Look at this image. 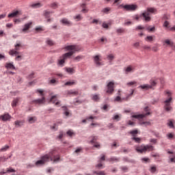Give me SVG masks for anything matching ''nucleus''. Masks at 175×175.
Returning <instances> with one entry per match:
<instances>
[{"label":"nucleus","instance_id":"obj_1","mask_svg":"<svg viewBox=\"0 0 175 175\" xmlns=\"http://www.w3.org/2000/svg\"><path fill=\"white\" fill-rule=\"evenodd\" d=\"M64 49L68 52L63 54L57 60L58 66H64L65 64V60L68 59V58H70V57H72V55H73V54L77 51H80L81 48L79 45H68L65 46Z\"/></svg>","mask_w":175,"mask_h":175},{"label":"nucleus","instance_id":"obj_2","mask_svg":"<svg viewBox=\"0 0 175 175\" xmlns=\"http://www.w3.org/2000/svg\"><path fill=\"white\" fill-rule=\"evenodd\" d=\"M57 152V148H55L52 149L50 152L47 154H45L41 157L40 160H38L36 162V166H42L46 163V162H49V161H53V162H59L61 159L59 155L54 156V154Z\"/></svg>","mask_w":175,"mask_h":175},{"label":"nucleus","instance_id":"obj_3","mask_svg":"<svg viewBox=\"0 0 175 175\" xmlns=\"http://www.w3.org/2000/svg\"><path fill=\"white\" fill-rule=\"evenodd\" d=\"M164 95L167 98V99L163 102L164 109L166 111H170V110H172L170 105L173 100V93L170 90H165L164 92Z\"/></svg>","mask_w":175,"mask_h":175},{"label":"nucleus","instance_id":"obj_4","mask_svg":"<svg viewBox=\"0 0 175 175\" xmlns=\"http://www.w3.org/2000/svg\"><path fill=\"white\" fill-rule=\"evenodd\" d=\"M157 10L156 8H147L146 11H145L144 13H142V16L144 17L145 21H151V16H150V14H155L157 13Z\"/></svg>","mask_w":175,"mask_h":175},{"label":"nucleus","instance_id":"obj_5","mask_svg":"<svg viewBox=\"0 0 175 175\" xmlns=\"http://www.w3.org/2000/svg\"><path fill=\"white\" fill-rule=\"evenodd\" d=\"M135 150L137 152H139V154H143V152H146V151H153L154 150V146L151 145H142L140 146L135 147Z\"/></svg>","mask_w":175,"mask_h":175},{"label":"nucleus","instance_id":"obj_6","mask_svg":"<svg viewBox=\"0 0 175 175\" xmlns=\"http://www.w3.org/2000/svg\"><path fill=\"white\" fill-rule=\"evenodd\" d=\"M37 94H40L42 98H38L37 100H34L33 102L36 103V105H43L46 102V98H44V90L42 89H38L36 90Z\"/></svg>","mask_w":175,"mask_h":175},{"label":"nucleus","instance_id":"obj_7","mask_svg":"<svg viewBox=\"0 0 175 175\" xmlns=\"http://www.w3.org/2000/svg\"><path fill=\"white\" fill-rule=\"evenodd\" d=\"M144 111H146V113H142V114H137V115H133L132 118H137V120H142L147 116H150V109H148V107H146L144 108Z\"/></svg>","mask_w":175,"mask_h":175},{"label":"nucleus","instance_id":"obj_8","mask_svg":"<svg viewBox=\"0 0 175 175\" xmlns=\"http://www.w3.org/2000/svg\"><path fill=\"white\" fill-rule=\"evenodd\" d=\"M121 8H123V9H124V10H127L129 12H135V10H136V9H137V5H120Z\"/></svg>","mask_w":175,"mask_h":175},{"label":"nucleus","instance_id":"obj_9","mask_svg":"<svg viewBox=\"0 0 175 175\" xmlns=\"http://www.w3.org/2000/svg\"><path fill=\"white\" fill-rule=\"evenodd\" d=\"M20 47H21V44H16L15 45V49L9 51L10 55H18V54H20V52H18V51H20Z\"/></svg>","mask_w":175,"mask_h":175},{"label":"nucleus","instance_id":"obj_10","mask_svg":"<svg viewBox=\"0 0 175 175\" xmlns=\"http://www.w3.org/2000/svg\"><path fill=\"white\" fill-rule=\"evenodd\" d=\"M107 90L106 91L107 94H111L113 92H114V82L111 81L108 83L107 85Z\"/></svg>","mask_w":175,"mask_h":175},{"label":"nucleus","instance_id":"obj_11","mask_svg":"<svg viewBox=\"0 0 175 175\" xmlns=\"http://www.w3.org/2000/svg\"><path fill=\"white\" fill-rule=\"evenodd\" d=\"M94 62L96 66H102L103 63L102 62V59H100V55H97L94 57Z\"/></svg>","mask_w":175,"mask_h":175},{"label":"nucleus","instance_id":"obj_12","mask_svg":"<svg viewBox=\"0 0 175 175\" xmlns=\"http://www.w3.org/2000/svg\"><path fill=\"white\" fill-rule=\"evenodd\" d=\"M130 133L133 136L132 139L135 140L136 143H140V142H142V139L136 137V135H137V130L131 131Z\"/></svg>","mask_w":175,"mask_h":175},{"label":"nucleus","instance_id":"obj_13","mask_svg":"<svg viewBox=\"0 0 175 175\" xmlns=\"http://www.w3.org/2000/svg\"><path fill=\"white\" fill-rule=\"evenodd\" d=\"M10 120H12V116L8 113L0 116V121L6 122Z\"/></svg>","mask_w":175,"mask_h":175},{"label":"nucleus","instance_id":"obj_14","mask_svg":"<svg viewBox=\"0 0 175 175\" xmlns=\"http://www.w3.org/2000/svg\"><path fill=\"white\" fill-rule=\"evenodd\" d=\"M21 14H23L21 11L16 10V11L12 12L11 14H9L8 17V18H13L17 17L18 16H20Z\"/></svg>","mask_w":175,"mask_h":175},{"label":"nucleus","instance_id":"obj_15","mask_svg":"<svg viewBox=\"0 0 175 175\" xmlns=\"http://www.w3.org/2000/svg\"><path fill=\"white\" fill-rule=\"evenodd\" d=\"M31 27H32V22L25 24L22 29V32H23L24 33H27Z\"/></svg>","mask_w":175,"mask_h":175},{"label":"nucleus","instance_id":"obj_16","mask_svg":"<svg viewBox=\"0 0 175 175\" xmlns=\"http://www.w3.org/2000/svg\"><path fill=\"white\" fill-rule=\"evenodd\" d=\"M50 102H51L52 103H55V106H59V103H61V102L58 101V95H55L53 96L51 99H50Z\"/></svg>","mask_w":175,"mask_h":175},{"label":"nucleus","instance_id":"obj_17","mask_svg":"<svg viewBox=\"0 0 175 175\" xmlns=\"http://www.w3.org/2000/svg\"><path fill=\"white\" fill-rule=\"evenodd\" d=\"M163 46H165V44H167V46H170V47H174V42L169 39L165 40L163 42Z\"/></svg>","mask_w":175,"mask_h":175},{"label":"nucleus","instance_id":"obj_18","mask_svg":"<svg viewBox=\"0 0 175 175\" xmlns=\"http://www.w3.org/2000/svg\"><path fill=\"white\" fill-rule=\"evenodd\" d=\"M135 71V67L132 66H129L126 68H124V72L126 75H128V73H132V72Z\"/></svg>","mask_w":175,"mask_h":175},{"label":"nucleus","instance_id":"obj_19","mask_svg":"<svg viewBox=\"0 0 175 175\" xmlns=\"http://www.w3.org/2000/svg\"><path fill=\"white\" fill-rule=\"evenodd\" d=\"M60 23L63 24V25H67L68 27H70V25H72V22L69 21L66 18H64L60 21Z\"/></svg>","mask_w":175,"mask_h":175},{"label":"nucleus","instance_id":"obj_20","mask_svg":"<svg viewBox=\"0 0 175 175\" xmlns=\"http://www.w3.org/2000/svg\"><path fill=\"white\" fill-rule=\"evenodd\" d=\"M66 95H73V96H77L79 95V91L77 90H68Z\"/></svg>","mask_w":175,"mask_h":175},{"label":"nucleus","instance_id":"obj_21","mask_svg":"<svg viewBox=\"0 0 175 175\" xmlns=\"http://www.w3.org/2000/svg\"><path fill=\"white\" fill-rule=\"evenodd\" d=\"M157 85V79H152L150 80V85L149 87H151L150 90H154V87Z\"/></svg>","mask_w":175,"mask_h":175},{"label":"nucleus","instance_id":"obj_22","mask_svg":"<svg viewBox=\"0 0 175 175\" xmlns=\"http://www.w3.org/2000/svg\"><path fill=\"white\" fill-rule=\"evenodd\" d=\"M6 69H12V70H15L16 67L13 65V63H6L5 64Z\"/></svg>","mask_w":175,"mask_h":175},{"label":"nucleus","instance_id":"obj_23","mask_svg":"<svg viewBox=\"0 0 175 175\" xmlns=\"http://www.w3.org/2000/svg\"><path fill=\"white\" fill-rule=\"evenodd\" d=\"M138 88H141V90H151V86H150V85L148 84H145V85H141L139 86Z\"/></svg>","mask_w":175,"mask_h":175},{"label":"nucleus","instance_id":"obj_24","mask_svg":"<svg viewBox=\"0 0 175 175\" xmlns=\"http://www.w3.org/2000/svg\"><path fill=\"white\" fill-rule=\"evenodd\" d=\"M42 5L40 3H36L30 5V8H33V9H38V8H42Z\"/></svg>","mask_w":175,"mask_h":175},{"label":"nucleus","instance_id":"obj_25","mask_svg":"<svg viewBox=\"0 0 175 175\" xmlns=\"http://www.w3.org/2000/svg\"><path fill=\"white\" fill-rule=\"evenodd\" d=\"M167 126H169V128H171V129H174V124L173 123L172 120H169L167 123Z\"/></svg>","mask_w":175,"mask_h":175},{"label":"nucleus","instance_id":"obj_26","mask_svg":"<svg viewBox=\"0 0 175 175\" xmlns=\"http://www.w3.org/2000/svg\"><path fill=\"white\" fill-rule=\"evenodd\" d=\"M140 125H144V126H150L151 125V122L148 121H140Z\"/></svg>","mask_w":175,"mask_h":175},{"label":"nucleus","instance_id":"obj_27","mask_svg":"<svg viewBox=\"0 0 175 175\" xmlns=\"http://www.w3.org/2000/svg\"><path fill=\"white\" fill-rule=\"evenodd\" d=\"M66 72H67V73H69V75H73V73H75V68H66Z\"/></svg>","mask_w":175,"mask_h":175},{"label":"nucleus","instance_id":"obj_28","mask_svg":"<svg viewBox=\"0 0 175 175\" xmlns=\"http://www.w3.org/2000/svg\"><path fill=\"white\" fill-rule=\"evenodd\" d=\"M18 100H20V98H16L14 99L12 103V107H16V106H17V103H18Z\"/></svg>","mask_w":175,"mask_h":175},{"label":"nucleus","instance_id":"obj_29","mask_svg":"<svg viewBox=\"0 0 175 175\" xmlns=\"http://www.w3.org/2000/svg\"><path fill=\"white\" fill-rule=\"evenodd\" d=\"M92 100H94V102H98L100 98L99 97V94H94L92 96Z\"/></svg>","mask_w":175,"mask_h":175},{"label":"nucleus","instance_id":"obj_30","mask_svg":"<svg viewBox=\"0 0 175 175\" xmlns=\"http://www.w3.org/2000/svg\"><path fill=\"white\" fill-rule=\"evenodd\" d=\"M10 146L8 145H5V146L2 147L0 149V152H5V151H8V150H9Z\"/></svg>","mask_w":175,"mask_h":175},{"label":"nucleus","instance_id":"obj_31","mask_svg":"<svg viewBox=\"0 0 175 175\" xmlns=\"http://www.w3.org/2000/svg\"><path fill=\"white\" fill-rule=\"evenodd\" d=\"M75 84H76V81H68V82H66L64 85H75Z\"/></svg>","mask_w":175,"mask_h":175},{"label":"nucleus","instance_id":"obj_32","mask_svg":"<svg viewBox=\"0 0 175 175\" xmlns=\"http://www.w3.org/2000/svg\"><path fill=\"white\" fill-rule=\"evenodd\" d=\"M22 21H24L23 18H15L14 19V24H20Z\"/></svg>","mask_w":175,"mask_h":175},{"label":"nucleus","instance_id":"obj_33","mask_svg":"<svg viewBox=\"0 0 175 175\" xmlns=\"http://www.w3.org/2000/svg\"><path fill=\"white\" fill-rule=\"evenodd\" d=\"M62 124V120H59L56 123L53 124V126L51 127L52 129H55L56 126H58V125H61Z\"/></svg>","mask_w":175,"mask_h":175},{"label":"nucleus","instance_id":"obj_34","mask_svg":"<svg viewBox=\"0 0 175 175\" xmlns=\"http://www.w3.org/2000/svg\"><path fill=\"white\" fill-rule=\"evenodd\" d=\"M146 42H152L154 40V37L152 36H148L145 38Z\"/></svg>","mask_w":175,"mask_h":175},{"label":"nucleus","instance_id":"obj_35","mask_svg":"<svg viewBox=\"0 0 175 175\" xmlns=\"http://www.w3.org/2000/svg\"><path fill=\"white\" fill-rule=\"evenodd\" d=\"M108 161H109V162H118V161H120V159L117 157H111L109 159Z\"/></svg>","mask_w":175,"mask_h":175},{"label":"nucleus","instance_id":"obj_36","mask_svg":"<svg viewBox=\"0 0 175 175\" xmlns=\"http://www.w3.org/2000/svg\"><path fill=\"white\" fill-rule=\"evenodd\" d=\"M23 124H24L23 121L16 120L15 122L16 126H21V125H23Z\"/></svg>","mask_w":175,"mask_h":175},{"label":"nucleus","instance_id":"obj_37","mask_svg":"<svg viewBox=\"0 0 175 175\" xmlns=\"http://www.w3.org/2000/svg\"><path fill=\"white\" fill-rule=\"evenodd\" d=\"M125 32V29L124 28H119L116 29V33H124Z\"/></svg>","mask_w":175,"mask_h":175},{"label":"nucleus","instance_id":"obj_38","mask_svg":"<svg viewBox=\"0 0 175 175\" xmlns=\"http://www.w3.org/2000/svg\"><path fill=\"white\" fill-rule=\"evenodd\" d=\"M90 139H92L91 140H90V143H96L95 142H96V140H98V137H96V136H92V137H90Z\"/></svg>","mask_w":175,"mask_h":175},{"label":"nucleus","instance_id":"obj_39","mask_svg":"<svg viewBox=\"0 0 175 175\" xmlns=\"http://www.w3.org/2000/svg\"><path fill=\"white\" fill-rule=\"evenodd\" d=\"M46 44H48V46H54V42H53V40H51L50 39H47Z\"/></svg>","mask_w":175,"mask_h":175},{"label":"nucleus","instance_id":"obj_40","mask_svg":"<svg viewBox=\"0 0 175 175\" xmlns=\"http://www.w3.org/2000/svg\"><path fill=\"white\" fill-rule=\"evenodd\" d=\"M107 59L109 61H113L114 59V55L113 54H109L107 56Z\"/></svg>","mask_w":175,"mask_h":175},{"label":"nucleus","instance_id":"obj_41","mask_svg":"<svg viewBox=\"0 0 175 175\" xmlns=\"http://www.w3.org/2000/svg\"><path fill=\"white\" fill-rule=\"evenodd\" d=\"M94 174L96 175H106V173L104 171H96Z\"/></svg>","mask_w":175,"mask_h":175},{"label":"nucleus","instance_id":"obj_42","mask_svg":"<svg viewBox=\"0 0 175 175\" xmlns=\"http://www.w3.org/2000/svg\"><path fill=\"white\" fill-rule=\"evenodd\" d=\"M36 121V118L35 117H31L29 118V122L30 124H33V122H35Z\"/></svg>","mask_w":175,"mask_h":175},{"label":"nucleus","instance_id":"obj_43","mask_svg":"<svg viewBox=\"0 0 175 175\" xmlns=\"http://www.w3.org/2000/svg\"><path fill=\"white\" fill-rule=\"evenodd\" d=\"M53 12H50V11H45L44 12V16L45 17H46V18H49V17H50V14H52Z\"/></svg>","mask_w":175,"mask_h":175},{"label":"nucleus","instance_id":"obj_44","mask_svg":"<svg viewBox=\"0 0 175 175\" xmlns=\"http://www.w3.org/2000/svg\"><path fill=\"white\" fill-rule=\"evenodd\" d=\"M16 170L12 167H9L7 169V173H14Z\"/></svg>","mask_w":175,"mask_h":175},{"label":"nucleus","instance_id":"obj_45","mask_svg":"<svg viewBox=\"0 0 175 175\" xmlns=\"http://www.w3.org/2000/svg\"><path fill=\"white\" fill-rule=\"evenodd\" d=\"M167 139H173V137H174V134H173V133H168V134L167 135Z\"/></svg>","mask_w":175,"mask_h":175},{"label":"nucleus","instance_id":"obj_46","mask_svg":"<svg viewBox=\"0 0 175 175\" xmlns=\"http://www.w3.org/2000/svg\"><path fill=\"white\" fill-rule=\"evenodd\" d=\"M74 18L77 20V21H80V20H81L83 18L81 17V15L79 14L75 16Z\"/></svg>","mask_w":175,"mask_h":175},{"label":"nucleus","instance_id":"obj_47","mask_svg":"<svg viewBox=\"0 0 175 175\" xmlns=\"http://www.w3.org/2000/svg\"><path fill=\"white\" fill-rule=\"evenodd\" d=\"M110 8H105L102 10V12L103 13H109V12H110Z\"/></svg>","mask_w":175,"mask_h":175},{"label":"nucleus","instance_id":"obj_48","mask_svg":"<svg viewBox=\"0 0 175 175\" xmlns=\"http://www.w3.org/2000/svg\"><path fill=\"white\" fill-rule=\"evenodd\" d=\"M143 49H144V50H148V51H151V46H150L148 45H144L143 46Z\"/></svg>","mask_w":175,"mask_h":175},{"label":"nucleus","instance_id":"obj_49","mask_svg":"<svg viewBox=\"0 0 175 175\" xmlns=\"http://www.w3.org/2000/svg\"><path fill=\"white\" fill-rule=\"evenodd\" d=\"M150 172L151 173H155V172H157V167L156 166L151 167Z\"/></svg>","mask_w":175,"mask_h":175},{"label":"nucleus","instance_id":"obj_50","mask_svg":"<svg viewBox=\"0 0 175 175\" xmlns=\"http://www.w3.org/2000/svg\"><path fill=\"white\" fill-rule=\"evenodd\" d=\"M63 109L65 110V116H66V117H68V116H69V112L68 111V108H66V107H63Z\"/></svg>","mask_w":175,"mask_h":175},{"label":"nucleus","instance_id":"obj_51","mask_svg":"<svg viewBox=\"0 0 175 175\" xmlns=\"http://www.w3.org/2000/svg\"><path fill=\"white\" fill-rule=\"evenodd\" d=\"M147 30L149 31L150 32H153V31H155V27H147Z\"/></svg>","mask_w":175,"mask_h":175},{"label":"nucleus","instance_id":"obj_52","mask_svg":"<svg viewBox=\"0 0 175 175\" xmlns=\"http://www.w3.org/2000/svg\"><path fill=\"white\" fill-rule=\"evenodd\" d=\"M169 25H170L169 22L167 21H165L164 22L163 27H165V28H169Z\"/></svg>","mask_w":175,"mask_h":175},{"label":"nucleus","instance_id":"obj_53","mask_svg":"<svg viewBox=\"0 0 175 175\" xmlns=\"http://www.w3.org/2000/svg\"><path fill=\"white\" fill-rule=\"evenodd\" d=\"M136 81H131V82H129V83H127V85L129 86V87H131V85H135V84H136Z\"/></svg>","mask_w":175,"mask_h":175},{"label":"nucleus","instance_id":"obj_54","mask_svg":"<svg viewBox=\"0 0 175 175\" xmlns=\"http://www.w3.org/2000/svg\"><path fill=\"white\" fill-rule=\"evenodd\" d=\"M51 8H53V9H56V8L58 7V4L57 3H53L52 4H51Z\"/></svg>","mask_w":175,"mask_h":175},{"label":"nucleus","instance_id":"obj_55","mask_svg":"<svg viewBox=\"0 0 175 175\" xmlns=\"http://www.w3.org/2000/svg\"><path fill=\"white\" fill-rule=\"evenodd\" d=\"M67 135L68 136H73V135H75V133H73L72 131L69 130L68 131H67Z\"/></svg>","mask_w":175,"mask_h":175},{"label":"nucleus","instance_id":"obj_56","mask_svg":"<svg viewBox=\"0 0 175 175\" xmlns=\"http://www.w3.org/2000/svg\"><path fill=\"white\" fill-rule=\"evenodd\" d=\"M115 102H121V97L118 96L115 98Z\"/></svg>","mask_w":175,"mask_h":175},{"label":"nucleus","instance_id":"obj_57","mask_svg":"<svg viewBox=\"0 0 175 175\" xmlns=\"http://www.w3.org/2000/svg\"><path fill=\"white\" fill-rule=\"evenodd\" d=\"M94 147H95L96 148H100V144H99V143L95 142Z\"/></svg>","mask_w":175,"mask_h":175},{"label":"nucleus","instance_id":"obj_58","mask_svg":"<svg viewBox=\"0 0 175 175\" xmlns=\"http://www.w3.org/2000/svg\"><path fill=\"white\" fill-rule=\"evenodd\" d=\"M169 163H175V157L171 158V159H170Z\"/></svg>","mask_w":175,"mask_h":175},{"label":"nucleus","instance_id":"obj_59","mask_svg":"<svg viewBox=\"0 0 175 175\" xmlns=\"http://www.w3.org/2000/svg\"><path fill=\"white\" fill-rule=\"evenodd\" d=\"M150 143H153V144H157V139H150Z\"/></svg>","mask_w":175,"mask_h":175},{"label":"nucleus","instance_id":"obj_60","mask_svg":"<svg viewBox=\"0 0 175 175\" xmlns=\"http://www.w3.org/2000/svg\"><path fill=\"white\" fill-rule=\"evenodd\" d=\"M96 167H98V169H102L103 167V165L100 163L96 165Z\"/></svg>","mask_w":175,"mask_h":175},{"label":"nucleus","instance_id":"obj_61","mask_svg":"<svg viewBox=\"0 0 175 175\" xmlns=\"http://www.w3.org/2000/svg\"><path fill=\"white\" fill-rule=\"evenodd\" d=\"M103 27L107 29V28H109V25H107V23H103Z\"/></svg>","mask_w":175,"mask_h":175},{"label":"nucleus","instance_id":"obj_62","mask_svg":"<svg viewBox=\"0 0 175 175\" xmlns=\"http://www.w3.org/2000/svg\"><path fill=\"white\" fill-rule=\"evenodd\" d=\"M83 58V57L81 56H77L75 59V61H80V59H81Z\"/></svg>","mask_w":175,"mask_h":175},{"label":"nucleus","instance_id":"obj_63","mask_svg":"<svg viewBox=\"0 0 175 175\" xmlns=\"http://www.w3.org/2000/svg\"><path fill=\"white\" fill-rule=\"evenodd\" d=\"M82 13H88V9L87 8H83L81 10Z\"/></svg>","mask_w":175,"mask_h":175},{"label":"nucleus","instance_id":"obj_64","mask_svg":"<svg viewBox=\"0 0 175 175\" xmlns=\"http://www.w3.org/2000/svg\"><path fill=\"white\" fill-rule=\"evenodd\" d=\"M169 31H172L173 32H175V26L172 27H170L168 28Z\"/></svg>","mask_w":175,"mask_h":175}]
</instances>
